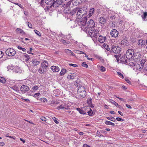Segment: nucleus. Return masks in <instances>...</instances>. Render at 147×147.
<instances>
[{
    "label": "nucleus",
    "mask_w": 147,
    "mask_h": 147,
    "mask_svg": "<svg viewBox=\"0 0 147 147\" xmlns=\"http://www.w3.org/2000/svg\"><path fill=\"white\" fill-rule=\"evenodd\" d=\"M45 3L48 5V7L56 8L63 4V2L62 0H45Z\"/></svg>",
    "instance_id": "nucleus-1"
},
{
    "label": "nucleus",
    "mask_w": 147,
    "mask_h": 147,
    "mask_svg": "<svg viewBox=\"0 0 147 147\" xmlns=\"http://www.w3.org/2000/svg\"><path fill=\"white\" fill-rule=\"evenodd\" d=\"M88 9L86 8H80L77 7V13L76 17L78 19L81 18L84 16H86L87 14Z\"/></svg>",
    "instance_id": "nucleus-2"
},
{
    "label": "nucleus",
    "mask_w": 147,
    "mask_h": 147,
    "mask_svg": "<svg viewBox=\"0 0 147 147\" xmlns=\"http://www.w3.org/2000/svg\"><path fill=\"white\" fill-rule=\"evenodd\" d=\"M135 57V59L140 60L141 58V55L139 53H137L136 55L134 54V51L133 49H128L126 53V57L127 59H130L133 56Z\"/></svg>",
    "instance_id": "nucleus-3"
},
{
    "label": "nucleus",
    "mask_w": 147,
    "mask_h": 147,
    "mask_svg": "<svg viewBox=\"0 0 147 147\" xmlns=\"http://www.w3.org/2000/svg\"><path fill=\"white\" fill-rule=\"evenodd\" d=\"M79 19L78 21V22L79 24L81 26V28L82 30L87 33V27H86V22L87 20V16H86L82 18Z\"/></svg>",
    "instance_id": "nucleus-4"
},
{
    "label": "nucleus",
    "mask_w": 147,
    "mask_h": 147,
    "mask_svg": "<svg viewBox=\"0 0 147 147\" xmlns=\"http://www.w3.org/2000/svg\"><path fill=\"white\" fill-rule=\"evenodd\" d=\"M48 63L47 61H44L41 63L38 72L40 74H43L47 70Z\"/></svg>",
    "instance_id": "nucleus-5"
},
{
    "label": "nucleus",
    "mask_w": 147,
    "mask_h": 147,
    "mask_svg": "<svg viewBox=\"0 0 147 147\" xmlns=\"http://www.w3.org/2000/svg\"><path fill=\"white\" fill-rule=\"evenodd\" d=\"M78 94L79 97L81 98L86 96V92L84 87L81 86L78 88Z\"/></svg>",
    "instance_id": "nucleus-6"
},
{
    "label": "nucleus",
    "mask_w": 147,
    "mask_h": 147,
    "mask_svg": "<svg viewBox=\"0 0 147 147\" xmlns=\"http://www.w3.org/2000/svg\"><path fill=\"white\" fill-rule=\"evenodd\" d=\"M130 66L133 68V69L135 71H140L143 67L139 64H136L132 62H131L129 63Z\"/></svg>",
    "instance_id": "nucleus-7"
},
{
    "label": "nucleus",
    "mask_w": 147,
    "mask_h": 147,
    "mask_svg": "<svg viewBox=\"0 0 147 147\" xmlns=\"http://www.w3.org/2000/svg\"><path fill=\"white\" fill-rule=\"evenodd\" d=\"M70 105L67 102L63 103L60 106L57 107V109L58 110L60 109H65L68 110L69 109Z\"/></svg>",
    "instance_id": "nucleus-8"
},
{
    "label": "nucleus",
    "mask_w": 147,
    "mask_h": 147,
    "mask_svg": "<svg viewBox=\"0 0 147 147\" xmlns=\"http://www.w3.org/2000/svg\"><path fill=\"white\" fill-rule=\"evenodd\" d=\"M95 24L94 21L92 19H90L89 21L87 22L86 24V27H87V31L88 29H91L92 28H93L95 27Z\"/></svg>",
    "instance_id": "nucleus-9"
},
{
    "label": "nucleus",
    "mask_w": 147,
    "mask_h": 147,
    "mask_svg": "<svg viewBox=\"0 0 147 147\" xmlns=\"http://www.w3.org/2000/svg\"><path fill=\"white\" fill-rule=\"evenodd\" d=\"M88 34L90 37H96L98 36V32L95 30H91V29L88 31Z\"/></svg>",
    "instance_id": "nucleus-10"
},
{
    "label": "nucleus",
    "mask_w": 147,
    "mask_h": 147,
    "mask_svg": "<svg viewBox=\"0 0 147 147\" xmlns=\"http://www.w3.org/2000/svg\"><path fill=\"white\" fill-rule=\"evenodd\" d=\"M5 53L7 55L12 56L15 55L16 52L13 49L9 48L6 50Z\"/></svg>",
    "instance_id": "nucleus-11"
},
{
    "label": "nucleus",
    "mask_w": 147,
    "mask_h": 147,
    "mask_svg": "<svg viewBox=\"0 0 147 147\" xmlns=\"http://www.w3.org/2000/svg\"><path fill=\"white\" fill-rule=\"evenodd\" d=\"M120 48L119 47L113 45L111 48L110 52L111 53H113L115 54L119 53H120Z\"/></svg>",
    "instance_id": "nucleus-12"
},
{
    "label": "nucleus",
    "mask_w": 147,
    "mask_h": 147,
    "mask_svg": "<svg viewBox=\"0 0 147 147\" xmlns=\"http://www.w3.org/2000/svg\"><path fill=\"white\" fill-rule=\"evenodd\" d=\"M28 86L25 85H23L21 86L20 88V90L23 93H27L29 90Z\"/></svg>",
    "instance_id": "nucleus-13"
},
{
    "label": "nucleus",
    "mask_w": 147,
    "mask_h": 147,
    "mask_svg": "<svg viewBox=\"0 0 147 147\" xmlns=\"http://www.w3.org/2000/svg\"><path fill=\"white\" fill-rule=\"evenodd\" d=\"M118 34V32L115 29H113L111 32V35L112 37H117Z\"/></svg>",
    "instance_id": "nucleus-14"
},
{
    "label": "nucleus",
    "mask_w": 147,
    "mask_h": 147,
    "mask_svg": "<svg viewBox=\"0 0 147 147\" xmlns=\"http://www.w3.org/2000/svg\"><path fill=\"white\" fill-rule=\"evenodd\" d=\"M51 69L53 71L55 72H58L60 70L59 68L57 66H52L51 67Z\"/></svg>",
    "instance_id": "nucleus-15"
},
{
    "label": "nucleus",
    "mask_w": 147,
    "mask_h": 147,
    "mask_svg": "<svg viewBox=\"0 0 147 147\" xmlns=\"http://www.w3.org/2000/svg\"><path fill=\"white\" fill-rule=\"evenodd\" d=\"M32 65L33 66H36L38 65L40 62L37 59H34L31 61Z\"/></svg>",
    "instance_id": "nucleus-16"
},
{
    "label": "nucleus",
    "mask_w": 147,
    "mask_h": 147,
    "mask_svg": "<svg viewBox=\"0 0 147 147\" xmlns=\"http://www.w3.org/2000/svg\"><path fill=\"white\" fill-rule=\"evenodd\" d=\"M77 7L71 10L69 12H67V13H69L70 15L72 16L74 15L76 12L77 13Z\"/></svg>",
    "instance_id": "nucleus-17"
},
{
    "label": "nucleus",
    "mask_w": 147,
    "mask_h": 147,
    "mask_svg": "<svg viewBox=\"0 0 147 147\" xmlns=\"http://www.w3.org/2000/svg\"><path fill=\"white\" fill-rule=\"evenodd\" d=\"M76 75L74 73H71L69 74L67 77L69 79L72 80L76 77Z\"/></svg>",
    "instance_id": "nucleus-18"
},
{
    "label": "nucleus",
    "mask_w": 147,
    "mask_h": 147,
    "mask_svg": "<svg viewBox=\"0 0 147 147\" xmlns=\"http://www.w3.org/2000/svg\"><path fill=\"white\" fill-rule=\"evenodd\" d=\"M65 52L69 55H71L73 56H75V55L72 52L68 49H65Z\"/></svg>",
    "instance_id": "nucleus-19"
},
{
    "label": "nucleus",
    "mask_w": 147,
    "mask_h": 147,
    "mask_svg": "<svg viewBox=\"0 0 147 147\" xmlns=\"http://www.w3.org/2000/svg\"><path fill=\"white\" fill-rule=\"evenodd\" d=\"M17 32L18 33L20 34L22 36H24V35L25 34V33L24 31L20 28H17L16 30Z\"/></svg>",
    "instance_id": "nucleus-20"
},
{
    "label": "nucleus",
    "mask_w": 147,
    "mask_h": 147,
    "mask_svg": "<svg viewBox=\"0 0 147 147\" xmlns=\"http://www.w3.org/2000/svg\"><path fill=\"white\" fill-rule=\"evenodd\" d=\"M99 23L101 24H104L106 22V20L105 18L101 17L100 18L99 20Z\"/></svg>",
    "instance_id": "nucleus-21"
},
{
    "label": "nucleus",
    "mask_w": 147,
    "mask_h": 147,
    "mask_svg": "<svg viewBox=\"0 0 147 147\" xmlns=\"http://www.w3.org/2000/svg\"><path fill=\"white\" fill-rule=\"evenodd\" d=\"M23 60L25 61H27L30 59L29 55L26 54H23Z\"/></svg>",
    "instance_id": "nucleus-22"
},
{
    "label": "nucleus",
    "mask_w": 147,
    "mask_h": 147,
    "mask_svg": "<svg viewBox=\"0 0 147 147\" xmlns=\"http://www.w3.org/2000/svg\"><path fill=\"white\" fill-rule=\"evenodd\" d=\"M97 68L102 72H104L105 70V68L102 66H100V65H98Z\"/></svg>",
    "instance_id": "nucleus-23"
},
{
    "label": "nucleus",
    "mask_w": 147,
    "mask_h": 147,
    "mask_svg": "<svg viewBox=\"0 0 147 147\" xmlns=\"http://www.w3.org/2000/svg\"><path fill=\"white\" fill-rule=\"evenodd\" d=\"M126 58L125 56H122L121 57H120V60L121 62L123 63H127Z\"/></svg>",
    "instance_id": "nucleus-24"
},
{
    "label": "nucleus",
    "mask_w": 147,
    "mask_h": 147,
    "mask_svg": "<svg viewBox=\"0 0 147 147\" xmlns=\"http://www.w3.org/2000/svg\"><path fill=\"white\" fill-rule=\"evenodd\" d=\"M94 8H92L90 9L89 13L88 14L89 17H90L93 14L94 12Z\"/></svg>",
    "instance_id": "nucleus-25"
},
{
    "label": "nucleus",
    "mask_w": 147,
    "mask_h": 147,
    "mask_svg": "<svg viewBox=\"0 0 147 147\" xmlns=\"http://www.w3.org/2000/svg\"><path fill=\"white\" fill-rule=\"evenodd\" d=\"M120 43L121 45H126L128 43V42L127 40L125 39L121 40Z\"/></svg>",
    "instance_id": "nucleus-26"
},
{
    "label": "nucleus",
    "mask_w": 147,
    "mask_h": 147,
    "mask_svg": "<svg viewBox=\"0 0 147 147\" xmlns=\"http://www.w3.org/2000/svg\"><path fill=\"white\" fill-rule=\"evenodd\" d=\"M66 72V70L64 68H62L61 72L60 73L59 75L60 76H63L65 74Z\"/></svg>",
    "instance_id": "nucleus-27"
},
{
    "label": "nucleus",
    "mask_w": 147,
    "mask_h": 147,
    "mask_svg": "<svg viewBox=\"0 0 147 147\" xmlns=\"http://www.w3.org/2000/svg\"><path fill=\"white\" fill-rule=\"evenodd\" d=\"M145 44V42L142 40L140 39L138 41V45L141 46H144Z\"/></svg>",
    "instance_id": "nucleus-28"
},
{
    "label": "nucleus",
    "mask_w": 147,
    "mask_h": 147,
    "mask_svg": "<svg viewBox=\"0 0 147 147\" xmlns=\"http://www.w3.org/2000/svg\"><path fill=\"white\" fill-rule=\"evenodd\" d=\"M14 71L16 73L21 72V71L20 70V68L18 67H14Z\"/></svg>",
    "instance_id": "nucleus-29"
},
{
    "label": "nucleus",
    "mask_w": 147,
    "mask_h": 147,
    "mask_svg": "<svg viewBox=\"0 0 147 147\" xmlns=\"http://www.w3.org/2000/svg\"><path fill=\"white\" fill-rule=\"evenodd\" d=\"M10 88L16 92H18L19 91V88L17 86L15 85L13 86H11Z\"/></svg>",
    "instance_id": "nucleus-30"
},
{
    "label": "nucleus",
    "mask_w": 147,
    "mask_h": 147,
    "mask_svg": "<svg viewBox=\"0 0 147 147\" xmlns=\"http://www.w3.org/2000/svg\"><path fill=\"white\" fill-rule=\"evenodd\" d=\"M106 37H98V41L100 43H103L105 40Z\"/></svg>",
    "instance_id": "nucleus-31"
},
{
    "label": "nucleus",
    "mask_w": 147,
    "mask_h": 147,
    "mask_svg": "<svg viewBox=\"0 0 147 147\" xmlns=\"http://www.w3.org/2000/svg\"><path fill=\"white\" fill-rule=\"evenodd\" d=\"M76 110L81 114H85L86 112L79 108H77Z\"/></svg>",
    "instance_id": "nucleus-32"
},
{
    "label": "nucleus",
    "mask_w": 147,
    "mask_h": 147,
    "mask_svg": "<svg viewBox=\"0 0 147 147\" xmlns=\"http://www.w3.org/2000/svg\"><path fill=\"white\" fill-rule=\"evenodd\" d=\"M105 124L107 125H111L112 126L115 125V124L113 122L109 121H106L105 122Z\"/></svg>",
    "instance_id": "nucleus-33"
},
{
    "label": "nucleus",
    "mask_w": 147,
    "mask_h": 147,
    "mask_svg": "<svg viewBox=\"0 0 147 147\" xmlns=\"http://www.w3.org/2000/svg\"><path fill=\"white\" fill-rule=\"evenodd\" d=\"M147 16V12H145L144 13L143 15L142 16V17L143 21H145V19L146 18V17Z\"/></svg>",
    "instance_id": "nucleus-34"
},
{
    "label": "nucleus",
    "mask_w": 147,
    "mask_h": 147,
    "mask_svg": "<svg viewBox=\"0 0 147 147\" xmlns=\"http://www.w3.org/2000/svg\"><path fill=\"white\" fill-rule=\"evenodd\" d=\"M6 80L3 77H0V82L3 84H4L5 83Z\"/></svg>",
    "instance_id": "nucleus-35"
},
{
    "label": "nucleus",
    "mask_w": 147,
    "mask_h": 147,
    "mask_svg": "<svg viewBox=\"0 0 147 147\" xmlns=\"http://www.w3.org/2000/svg\"><path fill=\"white\" fill-rule=\"evenodd\" d=\"M106 118L108 120H111L112 121L115 122V119L114 117H107Z\"/></svg>",
    "instance_id": "nucleus-36"
},
{
    "label": "nucleus",
    "mask_w": 147,
    "mask_h": 147,
    "mask_svg": "<svg viewBox=\"0 0 147 147\" xmlns=\"http://www.w3.org/2000/svg\"><path fill=\"white\" fill-rule=\"evenodd\" d=\"M45 4H47L45 3V0H41L40 3V5L41 6L43 7Z\"/></svg>",
    "instance_id": "nucleus-37"
},
{
    "label": "nucleus",
    "mask_w": 147,
    "mask_h": 147,
    "mask_svg": "<svg viewBox=\"0 0 147 147\" xmlns=\"http://www.w3.org/2000/svg\"><path fill=\"white\" fill-rule=\"evenodd\" d=\"M145 62L146 60L145 59H142L140 62V65L141 66L143 67Z\"/></svg>",
    "instance_id": "nucleus-38"
},
{
    "label": "nucleus",
    "mask_w": 147,
    "mask_h": 147,
    "mask_svg": "<svg viewBox=\"0 0 147 147\" xmlns=\"http://www.w3.org/2000/svg\"><path fill=\"white\" fill-rule=\"evenodd\" d=\"M117 75L120 78L122 79L124 78V76L123 74L120 71H118L117 72Z\"/></svg>",
    "instance_id": "nucleus-39"
},
{
    "label": "nucleus",
    "mask_w": 147,
    "mask_h": 147,
    "mask_svg": "<svg viewBox=\"0 0 147 147\" xmlns=\"http://www.w3.org/2000/svg\"><path fill=\"white\" fill-rule=\"evenodd\" d=\"M8 70L9 71L10 70H13L14 69V67L11 65H9L7 67Z\"/></svg>",
    "instance_id": "nucleus-40"
},
{
    "label": "nucleus",
    "mask_w": 147,
    "mask_h": 147,
    "mask_svg": "<svg viewBox=\"0 0 147 147\" xmlns=\"http://www.w3.org/2000/svg\"><path fill=\"white\" fill-rule=\"evenodd\" d=\"M40 100L43 102H47V99L44 98H41L40 99Z\"/></svg>",
    "instance_id": "nucleus-41"
},
{
    "label": "nucleus",
    "mask_w": 147,
    "mask_h": 147,
    "mask_svg": "<svg viewBox=\"0 0 147 147\" xmlns=\"http://www.w3.org/2000/svg\"><path fill=\"white\" fill-rule=\"evenodd\" d=\"M87 102L89 105H90L92 103V98H89L87 101Z\"/></svg>",
    "instance_id": "nucleus-42"
},
{
    "label": "nucleus",
    "mask_w": 147,
    "mask_h": 147,
    "mask_svg": "<svg viewBox=\"0 0 147 147\" xmlns=\"http://www.w3.org/2000/svg\"><path fill=\"white\" fill-rule=\"evenodd\" d=\"M18 48L19 49L21 50L23 52H25L26 51V50L25 49L22 48L20 46H18Z\"/></svg>",
    "instance_id": "nucleus-43"
},
{
    "label": "nucleus",
    "mask_w": 147,
    "mask_h": 147,
    "mask_svg": "<svg viewBox=\"0 0 147 147\" xmlns=\"http://www.w3.org/2000/svg\"><path fill=\"white\" fill-rule=\"evenodd\" d=\"M38 88V87L37 86H34L32 88V89L34 91H35L36 90H37Z\"/></svg>",
    "instance_id": "nucleus-44"
},
{
    "label": "nucleus",
    "mask_w": 147,
    "mask_h": 147,
    "mask_svg": "<svg viewBox=\"0 0 147 147\" xmlns=\"http://www.w3.org/2000/svg\"><path fill=\"white\" fill-rule=\"evenodd\" d=\"M52 119H53V120L56 123L58 124L59 123V122L57 121V119L56 118H55V117H52Z\"/></svg>",
    "instance_id": "nucleus-45"
},
{
    "label": "nucleus",
    "mask_w": 147,
    "mask_h": 147,
    "mask_svg": "<svg viewBox=\"0 0 147 147\" xmlns=\"http://www.w3.org/2000/svg\"><path fill=\"white\" fill-rule=\"evenodd\" d=\"M82 65L83 67L86 68H87L88 67V65L85 62H83L82 63Z\"/></svg>",
    "instance_id": "nucleus-46"
},
{
    "label": "nucleus",
    "mask_w": 147,
    "mask_h": 147,
    "mask_svg": "<svg viewBox=\"0 0 147 147\" xmlns=\"http://www.w3.org/2000/svg\"><path fill=\"white\" fill-rule=\"evenodd\" d=\"M71 24L74 25L73 26H71V27L72 28H74L75 27L77 26L76 22L75 21H73V22L71 23Z\"/></svg>",
    "instance_id": "nucleus-47"
},
{
    "label": "nucleus",
    "mask_w": 147,
    "mask_h": 147,
    "mask_svg": "<svg viewBox=\"0 0 147 147\" xmlns=\"http://www.w3.org/2000/svg\"><path fill=\"white\" fill-rule=\"evenodd\" d=\"M88 113L89 116H92L93 115V112L92 110L90 109V110L88 112Z\"/></svg>",
    "instance_id": "nucleus-48"
},
{
    "label": "nucleus",
    "mask_w": 147,
    "mask_h": 147,
    "mask_svg": "<svg viewBox=\"0 0 147 147\" xmlns=\"http://www.w3.org/2000/svg\"><path fill=\"white\" fill-rule=\"evenodd\" d=\"M125 80L127 82V83L129 84H131V82L130 81V80L128 79L127 78H125Z\"/></svg>",
    "instance_id": "nucleus-49"
},
{
    "label": "nucleus",
    "mask_w": 147,
    "mask_h": 147,
    "mask_svg": "<svg viewBox=\"0 0 147 147\" xmlns=\"http://www.w3.org/2000/svg\"><path fill=\"white\" fill-rule=\"evenodd\" d=\"M34 32L38 36H41V34L40 32L36 30H35Z\"/></svg>",
    "instance_id": "nucleus-50"
},
{
    "label": "nucleus",
    "mask_w": 147,
    "mask_h": 147,
    "mask_svg": "<svg viewBox=\"0 0 147 147\" xmlns=\"http://www.w3.org/2000/svg\"><path fill=\"white\" fill-rule=\"evenodd\" d=\"M26 24L28 25V26L29 28H32V25L31 23L28 22H26Z\"/></svg>",
    "instance_id": "nucleus-51"
},
{
    "label": "nucleus",
    "mask_w": 147,
    "mask_h": 147,
    "mask_svg": "<svg viewBox=\"0 0 147 147\" xmlns=\"http://www.w3.org/2000/svg\"><path fill=\"white\" fill-rule=\"evenodd\" d=\"M69 65L70 66H73L74 67H77L78 66V65L76 64L69 63Z\"/></svg>",
    "instance_id": "nucleus-52"
},
{
    "label": "nucleus",
    "mask_w": 147,
    "mask_h": 147,
    "mask_svg": "<svg viewBox=\"0 0 147 147\" xmlns=\"http://www.w3.org/2000/svg\"><path fill=\"white\" fill-rule=\"evenodd\" d=\"M40 119L43 121H45L47 120V118L44 117H42Z\"/></svg>",
    "instance_id": "nucleus-53"
},
{
    "label": "nucleus",
    "mask_w": 147,
    "mask_h": 147,
    "mask_svg": "<svg viewBox=\"0 0 147 147\" xmlns=\"http://www.w3.org/2000/svg\"><path fill=\"white\" fill-rule=\"evenodd\" d=\"M116 119L119 121H124V119L120 117H117Z\"/></svg>",
    "instance_id": "nucleus-54"
},
{
    "label": "nucleus",
    "mask_w": 147,
    "mask_h": 147,
    "mask_svg": "<svg viewBox=\"0 0 147 147\" xmlns=\"http://www.w3.org/2000/svg\"><path fill=\"white\" fill-rule=\"evenodd\" d=\"M143 71L144 72H147V65L145 66V67H144L143 69Z\"/></svg>",
    "instance_id": "nucleus-55"
},
{
    "label": "nucleus",
    "mask_w": 147,
    "mask_h": 147,
    "mask_svg": "<svg viewBox=\"0 0 147 147\" xmlns=\"http://www.w3.org/2000/svg\"><path fill=\"white\" fill-rule=\"evenodd\" d=\"M40 94L39 93H36L34 94V96L35 98H37V97Z\"/></svg>",
    "instance_id": "nucleus-56"
},
{
    "label": "nucleus",
    "mask_w": 147,
    "mask_h": 147,
    "mask_svg": "<svg viewBox=\"0 0 147 147\" xmlns=\"http://www.w3.org/2000/svg\"><path fill=\"white\" fill-rule=\"evenodd\" d=\"M21 98L22 100L26 101V102H29L30 101V100L28 99H25L23 97H22Z\"/></svg>",
    "instance_id": "nucleus-57"
},
{
    "label": "nucleus",
    "mask_w": 147,
    "mask_h": 147,
    "mask_svg": "<svg viewBox=\"0 0 147 147\" xmlns=\"http://www.w3.org/2000/svg\"><path fill=\"white\" fill-rule=\"evenodd\" d=\"M3 53L2 51H0V59L2 57L3 55Z\"/></svg>",
    "instance_id": "nucleus-58"
},
{
    "label": "nucleus",
    "mask_w": 147,
    "mask_h": 147,
    "mask_svg": "<svg viewBox=\"0 0 147 147\" xmlns=\"http://www.w3.org/2000/svg\"><path fill=\"white\" fill-rule=\"evenodd\" d=\"M56 103H57V102H55V101H52L50 103V105H54V104H56Z\"/></svg>",
    "instance_id": "nucleus-59"
},
{
    "label": "nucleus",
    "mask_w": 147,
    "mask_h": 147,
    "mask_svg": "<svg viewBox=\"0 0 147 147\" xmlns=\"http://www.w3.org/2000/svg\"><path fill=\"white\" fill-rule=\"evenodd\" d=\"M125 105L127 107L129 108V109H131V106L128 104H126Z\"/></svg>",
    "instance_id": "nucleus-60"
},
{
    "label": "nucleus",
    "mask_w": 147,
    "mask_h": 147,
    "mask_svg": "<svg viewBox=\"0 0 147 147\" xmlns=\"http://www.w3.org/2000/svg\"><path fill=\"white\" fill-rule=\"evenodd\" d=\"M116 97L118 98V99H119V100H121V101H125V99H123V98H119V97H118L117 96H116Z\"/></svg>",
    "instance_id": "nucleus-61"
},
{
    "label": "nucleus",
    "mask_w": 147,
    "mask_h": 147,
    "mask_svg": "<svg viewBox=\"0 0 147 147\" xmlns=\"http://www.w3.org/2000/svg\"><path fill=\"white\" fill-rule=\"evenodd\" d=\"M115 57L117 59V62H118L119 61V57L118 55H115Z\"/></svg>",
    "instance_id": "nucleus-62"
},
{
    "label": "nucleus",
    "mask_w": 147,
    "mask_h": 147,
    "mask_svg": "<svg viewBox=\"0 0 147 147\" xmlns=\"http://www.w3.org/2000/svg\"><path fill=\"white\" fill-rule=\"evenodd\" d=\"M118 113L120 114L121 116H123V114L120 111H118Z\"/></svg>",
    "instance_id": "nucleus-63"
},
{
    "label": "nucleus",
    "mask_w": 147,
    "mask_h": 147,
    "mask_svg": "<svg viewBox=\"0 0 147 147\" xmlns=\"http://www.w3.org/2000/svg\"><path fill=\"white\" fill-rule=\"evenodd\" d=\"M84 147H90L89 146H88L86 144H84L83 145Z\"/></svg>",
    "instance_id": "nucleus-64"
}]
</instances>
